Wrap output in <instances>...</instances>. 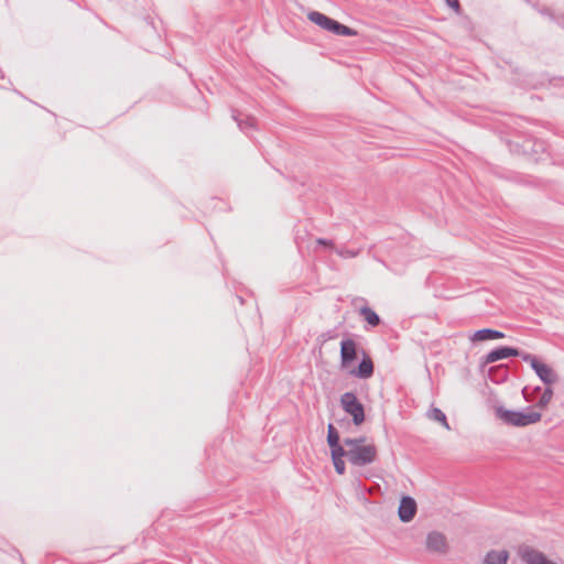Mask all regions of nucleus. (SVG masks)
I'll use <instances>...</instances> for the list:
<instances>
[{
	"mask_svg": "<svg viewBox=\"0 0 564 564\" xmlns=\"http://www.w3.org/2000/svg\"><path fill=\"white\" fill-rule=\"evenodd\" d=\"M359 313L372 327L378 326L381 322L379 315L369 306L361 307Z\"/></svg>",
	"mask_w": 564,
	"mask_h": 564,
	"instance_id": "14",
	"label": "nucleus"
},
{
	"mask_svg": "<svg viewBox=\"0 0 564 564\" xmlns=\"http://www.w3.org/2000/svg\"><path fill=\"white\" fill-rule=\"evenodd\" d=\"M446 4L458 12L460 10V4L458 0H445Z\"/></svg>",
	"mask_w": 564,
	"mask_h": 564,
	"instance_id": "25",
	"label": "nucleus"
},
{
	"mask_svg": "<svg viewBox=\"0 0 564 564\" xmlns=\"http://www.w3.org/2000/svg\"><path fill=\"white\" fill-rule=\"evenodd\" d=\"M340 405L343 410L352 417L356 426L365 422L364 404L357 399L354 392H345L340 395Z\"/></svg>",
	"mask_w": 564,
	"mask_h": 564,
	"instance_id": "3",
	"label": "nucleus"
},
{
	"mask_svg": "<svg viewBox=\"0 0 564 564\" xmlns=\"http://www.w3.org/2000/svg\"><path fill=\"white\" fill-rule=\"evenodd\" d=\"M522 360L530 364L540 380L550 386L558 380L557 373L547 365L541 362L534 355L527 352L522 356Z\"/></svg>",
	"mask_w": 564,
	"mask_h": 564,
	"instance_id": "4",
	"label": "nucleus"
},
{
	"mask_svg": "<svg viewBox=\"0 0 564 564\" xmlns=\"http://www.w3.org/2000/svg\"><path fill=\"white\" fill-rule=\"evenodd\" d=\"M232 119L237 121L239 129L245 132L256 124V119L252 117H247L246 120L239 119V112L237 110H232Z\"/></svg>",
	"mask_w": 564,
	"mask_h": 564,
	"instance_id": "16",
	"label": "nucleus"
},
{
	"mask_svg": "<svg viewBox=\"0 0 564 564\" xmlns=\"http://www.w3.org/2000/svg\"><path fill=\"white\" fill-rule=\"evenodd\" d=\"M534 145L539 147L540 149H543V143L542 142L535 143Z\"/></svg>",
	"mask_w": 564,
	"mask_h": 564,
	"instance_id": "28",
	"label": "nucleus"
},
{
	"mask_svg": "<svg viewBox=\"0 0 564 564\" xmlns=\"http://www.w3.org/2000/svg\"><path fill=\"white\" fill-rule=\"evenodd\" d=\"M522 393H523L524 398H527V388H524V389L522 390Z\"/></svg>",
	"mask_w": 564,
	"mask_h": 564,
	"instance_id": "29",
	"label": "nucleus"
},
{
	"mask_svg": "<svg viewBox=\"0 0 564 564\" xmlns=\"http://www.w3.org/2000/svg\"><path fill=\"white\" fill-rule=\"evenodd\" d=\"M375 371L373 362L371 358L364 351V357L359 362L358 367L350 371L352 377L359 379H368L372 377Z\"/></svg>",
	"mask_w": 564,
	"mask_h": 564,
	"instance_id": "10",
	"label": "nucleus"
},
{
	"mask_svg": "<svg viewBox=\"0 0 564 564\" xmlns=\"http://www.w3.org/2000/svg\"><path fill=\"white\" fill-rule=\"evenodd\" d=\"M520 557L525 564H556L550 561L544 553L531 546L520 549Z\"/></svg>",
	"mask_w": 564,
	"mask_h": 564,
	"instance_id": "6",
	"label": "nucleus"
},
{
	"mask_svg": "<svg viewBox=\"0 0 564 564\" xmlns=\"http://www.w3.org/2000/svg\"><path fill=\"white\" fill-rule=\"evenodd\" d=\"M337 336H338V334L335 329H329L327 332L322 333L318 336L317 340L321 341L322 344H325L328 340L335 339Z\"/></svg>",
	"mask_w": 564,
	"mask_h": 564,
	"instance_id": "21",
	"label": "nucleus"
},
{
	"mask_svg": "<svg viewBox=\"0 0 564 564\" xmlns=\"http://www.w3.org/2000/svg\"><path fill=\"white\" fill-rule=\"evenodd\" d=\"M344 446H345L344 444L343 445L338 444L336 446L329 447L330 448L332 460L344 459V457L348 458V448L345 449Z\"/></svg>",
	"mask_w": 564,
	"mask_h": 564,
	"instance_id": "18",
	"label": "nucleus"
},
{
	"mask_svg": "<svg viewBox=\"0 0 564 564\" xmlns=\"http://www.w3.org/2000/svg\"><path fill=\"white\" fill-rule=\"evenodd\" d=\"M307 18L311 22L315 23L316 25H318L319 28H322L323 30H326L328 23H329V20L332 18L318 12V11H312L307 14Z\"/></svg>",
	"mask_w": 564,
	"mask_h": 564,
	"instance_id": "15",
	"label": "nucleus"
},
{
	"mask_svg": "<svg viewBox=\"0 0 564 564\" xmlns=\"http://www.w3.org/2000/svg\"><path fill=\"white\" fill-rule=\"evenodd\" d=\"M327 444L329 447L340 444L339 433L332 423L327 426Z\"/></svg>",
	"mask_w": 564,
	"mask_h": 564,
	"instance_id": "17",
	"label": "nucleus"
},
{
	"mask_svg": "<svg viewBox=\"0 0 564 564\" xmlns=\"http://www.w3.org/2000/svg\"><path fill=\"white\" fill-rule=\"evenodd\" d=\"M495 414L505 424L518 427L538 423L542 417L540 412L533 411L531 408H527V411L523 412L507 410L501 405L495 408Z\"/></svg>",
	"mask_w": 564,
	"mask_h": 564,
	"instance_id": "2",
	"label": "nucleus"
},
{
	"mask_svg": "<svg viewBox=\"0 0 564 564\" xmlns=\"http://www.w3.org/2000/svg\"><path fill=\"white\" fill-rule=\"evenodd\" d=\"M527 352L521 351L513 347L508 346H501L498 348L492 349L484 357V364H494L498 360L506 359L509 357H520L522 359V356H524Z\"/></svg>",
	"mask_w": 564,
	"mask_h": 564,
	"instance_id": "5",
	"label": "nucleus"
},
{
	"mask_svg": "<svg viewBox=\"0 0 564 564\" xmlns=\"http://www.w3.org/2000/svg\"><path fill=\"white\" fill-rule=\"evenodd\" d=\"M416 501L410 496H403L400 500L398 514L402 522H410L416 514Z\"/></svg>",
	"mask_w": 564,
	"mask_h": 564,
	"instance_id": "7",
	"label": "nucleus"
},
{
	"mask_svg": "<svg viewBox=\"0 0 564 564\" xmlns=\"http://www.w3.org/2000/svg\"><path fill=\"white\" fill-rule=\"evenodd\" d=\"M426 549L436 553H445L447 551L445 535L437 531L430 532L426 538Z\"/></svg>",
	"mask_w": 564,
	"mask_h": 564,
	"instance_id": "9",
	"label": "nucleus"
},
{
	"mask_svg": "<svg viewBox=\"0 0 564 564\" xmlns=\"http://www.w3.org/2000/svg\"><path fill=\"white\" fill-rule=\"evenodd\" d=\"M430 417L434 421L442 423L447 430H449V425L447 423L446 415L441 409H438V408L432 409L431 413H430Z\"/></svg>",
	"mask_w": 564,
	"mask_h": 564,
	"instance_id": "19",
	"label": "nucleus"
},
{
	"mask_svg": "<svg viewBox=\"0 0 564 564\" xmlns=\"http://www.w3.org/2000/svg\"><path fill=\"white\" fill-rule=\"evenodd\" d=\"M337 254H339L340 257H345V258H355L357 254H358V251H352V250H336Z\"/></svg>",
	"mask_w": 564,
	"mask_h": 564,
	"instance_id": "24",
	"label": "nucleus"
},
{
	"mask_svg": "<svg viewBox=\"0 0 564 564\" xmlns=\"http://www.w3.org/2000/svg\"><path fill=\"white\" fill-rule=\"evenodd\" d=\"M505 334L497 329L482 328L476 330L469 338L471 341H484L503 338Z\"/></svg>",
	"mask_w": 564,
	"mask_h": 564,
	"instance_id": "11",
	"label": "nucleus"
},
{
	"mask_svg": "<svg viewBox=\"0 0 564 564\" xmlns=\"http://www.w3.org/2000/svg\"><path fill=\"white\" fill-rule=\"evenodd\" d=\"M509 553L506 550H491L489 551L484 560V564H507Z\"/></svg>",
	"mask_w": 564,
	"mask_h": 564,
	"instance_id": "13",
	"label": "nucleus"
},
{
	"mask_svg": "<svg viewBox=\"0 0 564 564\" xmlns=\"http://www.w3.org/2000/svg\"><path fill=\"white\" fill-rule=\"evenodd\" d=\"M333 464H334V467H335V470H336L337 474H339V475H344L345 474L346 465H345L344 459L333 460Z\"/></svg>",
	"mask_w": 564,
	"mask_h": 564,
	"instance_id": "23",
	"label": "nucleus"
},
{
	"mask_svg": "<svg viewBox=\"0 0 564 564\" xmlns=\"http://www.w3.org/2000/svg\"><path fill=\"white\" fill-rule=\"evenodd\" d=\"M553 398V390L551 388H545L543 393L540 397L538 402V406L545 408Z\"/></svg>",
	"mask_w": 564,
	"mask_h": 564,
	"instance_id": "20",
	"label": "nucleus"
},
{
	"mask_svg": "<svg viewBox=\"0 0 564 564\" xmlns=\"http://www.w3.org/2000/svg\"><path fill=\"white\" fill-rule=\"evenodd\" d=\"M494 372H500L501 373V379H505L507 377V375H508L507 368H505L502 366H500V367H492V368L489 369V377H490L491 380H494V377H492ZM495 381H497V380L495 379Z\"/></svg>",
	"mask_w": 564,
	"mask_h": 564,
	"instance_id": "22",
	"label": "nucleus"
},
{
	"mask_svg": "<svg viewBox=\"0 0 564 564\" xmlns=\"http://www.w3.org/2000/svg\"><path fill=\"white\" fill-rule=\"evenodd\" d=\"M326 31L340 36H357L358 32L347 25L339 23L338 21L330 19L326 28Z\"/></svg>",
	"mask_w": 564,
	"mask_h": 564,
	"instance_id": "12",
	"label": "nucleus"
},
{
	"mask_svg": "<svg viewBox=\"0 0 564 564\" xmlns=\"http://www.w3.org/2000/svg\"><path fill=\"white\" fill-rule=\"evenodd\" d=\"M356 359H357V343L351 338L341 340V343H340L341 367L349 366Z\"/></svg>",
	"mask_w": 564,
	"mask_h": 564,
	"instance_id": "8",
	"label": "nucleus"
},
{
	"mask_svg": "<svg viewBox=\"0 0 564 564\" xmlns=\"http://www.w3.org/2000/svg\"><path fill=\"white\" fill-rule=\"evenodd\" d=\"M365 437L344 440L348 448V462L358 467L372 464L377 459V447L373 444H365Z\"/></svg>",
	"mask_w": 564,
	"mask_h": 564,
	"instance_id": "1",
	"label": "nucleus"
},
{
	"mask_svg": "<svg viewBox=\"0 0 564 564\" xmlns=\"http://www.w3.org/2000/svg\"><path fill=\"white\" fill-rule=\"evenodd\" d=\"M316 242L319 246L334 248V242L332 240H328V239H325V238H318L316 240Z\"/></svg>",
	"mask_w": 564,
	"mask_h": 564,
	"instance_id": "26",
	"label": "nucleus"
},
{
	"mask_svg": "<svg viewBox=\"0 0 564 564\" xmlns=\"http://www.w3.org/2000/svg\"><path fill=\"white\" fill-rule=\"evenodd\" d=\"M540 13H541V14H543V15L551 17V18L553 17V14H552L551 10H550V9H547V8H544V9H542V10H540Z\"/></svg>",
	"mask_w": 564,
	"mask_h": 564,
	"instance_id": "27",
	"label": "nucleus"
}]
</instances>
